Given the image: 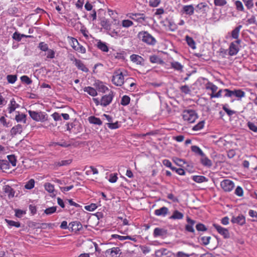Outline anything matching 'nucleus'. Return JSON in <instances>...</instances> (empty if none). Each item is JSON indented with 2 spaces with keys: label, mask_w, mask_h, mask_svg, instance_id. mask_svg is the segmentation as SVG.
Segmentation results:
<instances>
[{
  "label": "nucleus",
  "mask_w": 257,
  "mask_h": 257,
  "mask_svg": "<svg viewBox=\"0 0 257 257\" xmlns=\"http://www.w3.org/2000/svg\"><path fill=\"white\" fill-rule=\"evenodd\" d=\"M100 25L104 29L106 30L107 34L114 39H117L123 36L119 29H113L112 27V25L118 26L120 25L119 21L117 19H113L112 21H110L108 19H104L101 20Z\"/></svg>",
  "instance_id": "f257e3e1"
},
{
  "label": "nucleus",
  "mask_w": 257,
  "mask_h": 257,
  "mask_svg": "<svg viewBox=\"0 0 257 257\" xmlns=\"http://www.w3.org/2000/svg\"><path fill=\"white\" fill-rule=\"evenodd\" d=\"M127 75V72L123 69L114 71L112 77V83L117 86H122L124 82V77Z\"/></svg>",
  "instance_id": "f03ea898"
},
{
  "label": "nucleus",
  "mask_w": 257,
  "mask_h": 257,
  "mask_svg": "<svg viewBox=\"0 0 257 257\" xmlns=\"http://www.w3.org/2000/svg\"><path fill=\"white\" fill-rule=\"evenodd\" d=\"M138 37L142 42L149 45H154L156 43L155 38L147 31L139 32Z\"/></svg>",
  "instance_id": "7ed1b4c3"
},
{
  "label": "nucleus",
  "mask_w": 257,
  "mask_h": 257,
  "mask_svg": "<svg viewBox=\"0 0 257 257\" xmlns=\"http://www.w3.org/2000/svg\"><path fill=\"white\" fill-rule=\"evenodd\" d=\"M28 113L32 119L36 121L44 122L48 120V116L45 112L29 110Z\"/></svg>",
  "instance_id": "20e7f679"
},
{
  "label": "nucleus",
  "mask_w": 257,
  "mask_h": 257,
  "mask_svg": "<svg viewBox=\"0 0 257 257\" xmlns=\"http://www.w3.org/2000/svg\"><path fill=\"white\" fill-rule=\"evenodd\" d=\"M182 117L184 120L188 123H193L198 118L196 112L192 109L184 110L182 112Z\"/></svg>",
  "instance_id": "39448f33"
},
{
  "label": "nucleus",
  "mask_w": 257,
  "mask_h": 257,
  "mask_svg": "<svg viewBox=\"0 0 257 257\" xmlns=\"http://www.w3.org/2000/svg\"><path fill=\"white\" fill-rule=\"evenodd\" d=\"M241 42V40H237L230 43L228 48V54L230 56H234L237 54L239 50L238 45Z\"/></svg>",
  "instance_id": "423d86ee"
},
{
  "label": "nucleus",
  "mask_w": 257,
  "mask_h": 257,
  "mask_svg": "<svg viewBox=\"0 0 257 257\" xmlns=\"http://www.w3.org/2000/svg\"><path fill=\"white\" fill-rule=\"evenodd\" d=\"M220 186L225 192H230L234 187V182L228 179L223 180L221 182Z\"/></svg>",
  "instance_id": "0eeeda50"
},
{
  "label": "nucleus",
  "mask_w": 257,
  "mask_h": 257,
  "mask_svg": "<svg viewBox=\"0 0 257 257\" xmlns=\"http://www.w3.org/2000/svg\"><path fill=\"white\" fill-rule=\"evenodd\" d=\"M114 97L113 92L110 91L108 94L103 95L101 98V105L104 107L110 104Z\"/></svg>",
  "instance_id": "6e6552de"
},
{
  "label": "nucleus",
  "mask_w": 257,
  "mask_h": 257,
  "mask_svg": "<svg viewBox=\"0 0 257 257\" xmlns=\"http://www.w3.org/2000/svg\"><path fill=\"white\" fill-rule=\"evenodd\" d=\"M213 227L216 229L217 232L222 235L225 238H228L230 237V234L228 230L226 228H223L220 225L214 223Z\"/></svg>",
  "instance_id": "1a4fd4ad"
},
{
  "label": "nucleus",
  "mask_w": 257,
  "mask_h": 257,
  "mask_svg": "<svg viewBox=\"0 0 257 257\" xmlns=\"http://www.w3.org/2000/svg\"><path fill=\"white\" fill-rule=\"evenodd\" d=\"M126 16L130 19L139 23H142L145 19L144 14L140 13H130Z\"/></svg>",
  "instance_id": "9d476101"
},
{
  "label": "nucleus",
  "mask_w": 257,
  "mask_h": 257,
  "mask_svg": "<svg viewBox=\"0 0 257 257\" xmlns=\"http://www.w3.org/2000/svg\"><path fill=\"white\" fill-rule=\"evenodd\" d=\"M94 85L96 89L100 92L105 93L109 90L108 88L101 81H96Z\"/></svg>",
  "instance_id": "9b49d317"
},
{
  "label": "nucleus",
  "mask_w": 257,
  "mask_h": 257,
  "mask_svg": "<svg viewBox=\"0 0 257 257\" xmlns=\"http://www.w3.org/2000/svg\"><path fill=\"white\" fill-rule=\"evenodd\" d=\"M72 162V160H62L60 161L55 162L51 166L53 167V169H57L59 167L61 166H67L70 164Z\"/></svg>",
  "instance_id": "f8f14e48"
},
{
  "label": "nucleus",
  "mask_w": 257,
  "mask_h": 257,
  "mask_svg": "<svg viewBox=\"0 0 257 257\" xmlns=\"http://www.w3.org/2000/svg\"><path fill=\"white\" fill-rule=\"evenodd\" d=\"M96 46L98 49L103 52H108L109 51L108 47L106 43L102 42L100 40H97Z\"/></svg>",
  "instance_id": "ddd939ff"
},
{
  "label": "nucleus",
  "mask_w": 257,
  "mask_h": 257,
  "mask_svg": "<svg viewBox=\"0 0 257 257\" xmlns=\"http://www.w3.org/2000/svg\"><path fill=\"white\" fill-rule=\"evenodd\" d=\"M187 224L185 225V229L188 232L194 233L195 229L193 228V225L195 223V221L191 219L189 217H187Z\"/></svg>",
  "instance_id": "4468645a"
},
{
  "label": "nucleus",
  "mask_w": 257,
  "mask_h": 257,
  "mask_svg": "<svg viewBox=\"0 0 257 257\" xmlns=\"http://www.w3.org/2000/svg\"><path fill=\"white\" fill-rule=\"evenodd\" d=\"M231 221L233 223H237L240 225H242L245 223V219L243 215H240L237 217L233 216Z\"/></svg>",
  "instance_id": "2eb2a0df"
},
{
  "label": "nucleus",
  "mask_w": 257,
  "mask_h": 257,
  "mask_svg": "<svg viewBox=\"0 0 257 257\" xmlns=\"http://www.w3.org/2000/svg\"><path fill=\"white\" fill-rule=\"evenodd\" d=\"M23 130V126L21 124H18L13 126L10 131L12 136H16L18 134H21Z\"/></svg>",
  "instance_id": "dca6fc26"
},
{
  "label": "nucleus",
  "mask_w": 257,
  "mask_h": 257,
  "mask_svg": "<svg viewBox=\"0 0 257 257\" xmlns=\"http://www.w3.org/2000/svg\"><path fill=\"white\" fill-rule=\"evenodd\" d=\"M70 227L72 228L73 230L75 231H80L82 228V225L79 222L77 221H72L70 222L69 224Z\"/></svg>",
  "instance_id": "f3484780"
},
{
  "label": "nucleus",
  "mask_w": 257,
  "mask_h": 257,
  "mask_svg": "<svg viewBox=\"0 0 257 257\" xmlns=\"http://www.w3.org/2000/svg\"><path fill=\"white\" fill-rule=\"evenodd\" d=\"M200 162L203 166L208 168H210L212 165V161L205 154L201 156Z\"/></svg>",
  "instance_id": "a211bd4d"
},
{
  "label": "nucleus",
  "mask_w": 257,
  "mask_h": 257,
  "mask_svg": "<svg viewBox=\"0 0 257 257\" xmlns=\"http://www.w3.org/2000/svg\"><path fill=\"white\" fill-rule=\"evenodd\" d=\"M131 60L133 62L138 65H141L143 62V58L136 54H133L130 56Z\"/></svg>",
  "instance_id": "6ab92c4d"
},
{
  "label": "nucleus",
  "mask_w": 257,
  "mask_h": 257,
  "mask_svg": "<svg viewBox=\"0 0 257 257\" xmlns=\"http://www.w3.org/2000/svg\"><path fill=\"white\" fill-rule=\"evenodd\" d=\"M182 12L186 15L191 16L194 14V8L192 5H186L183 7Z\"/></svg>",
  "instance_id": "aec40b11"
},
{
  "label": "nucleus",
  "mask_w": 257,
  "mask_h": 257,
  "mask_svg": "<svg viewBox=\"0 0 257 257\" xmlns=\"http://www.w3.org/2000/svg\"><path fill=\"white\" fill-rule=\"evenodd\" d=\"M4 191L6 193L9 198H12L15 196V191L9 185H5L3 188Z\"/></svg>",
  "instance_id": "412c9836"
},
{
  "label": "nucleus",
  "mask_w": 257,
  "mask_h": 257,
  "mask_svg": "<svg viewBox=\"0 0 257 257\" xmlns=\"http://www.w3.org/2000/svg\"><path fill=\"white\" fill-rule=\"evenodd\" d=\"M19 105L17 103L14 98H12L10 100V104L9 105L8 110L10 113H12L17 108L19 107Z\"/></svg>",
  "instance_id": "4be33fe9"
},
{
  "label": "nucleus",
  "mask_w": 257,
  "mask_h": 257,
  "mask_svg": "<svg viewBox=\"0 0 257 257\" xmlns=\"http://www.w3.org/2000/svg\"><path fill=\"white\" fill-rule=\"evenodd\" d=\"M120 249L116 247L107 249L106 252L109 253L111 257H117V255L120 253Z\"/></svg>",
  "instance_id": "5701e85b"
},
{
  "label": "nucleus",
  "mask_w": 257,
  "mask_h": 257,
  "mask_svg": "<svg viewBox=\"0 0 257 257\" xmlns=\"http://www.w3.org/2000/svg\"><path fill=\"white\" fill-rule=\"evenodd\" d=\"M242 28L241 25H238L236 28H235L232 31H231V37L233 39L237 40L238 39L239 37V34L240 32V30Z\"/></svg>",
  "instance_id": "b1692460"
},
{
  "label": "nucleus",
  "mask_w": 257,
  "mask_h": 257,
  "mask_svg": "<svg viewBox=\"0 0 257 257\" xmlns=\"http://www.w3.org/2000/svg\"><path fill=\"white\" fill-rule=\"evenodd\" d=\"M84 92H87L88 94L92 96H96L97 95V92L96 90L93 87L90 86L85 87L83 88Z\"/></svg>",
  "instance_id": "393cba45"
},
{
  "label": "nucleus",
  "mask_w": 257,
  "mask_h": 257,
  "mask_svg": "<svg viewBox=\"0 0 257 257\" xmlns=\"http://www.w3.org/2000/svg\"><path fill=\"white\" fill-rule=\"evenodd\" d=\"M192 179L195 182L201 183L208 181V179L203 176L194 175L192 176Z\"/></svg>",
  "instance_id": "a878e982"
},
{
  "label": "nucleus",
  "mask_w": 257,
  "mask_h": 257,
  "mask_svg": "<svg viewBox=\"0 0 257 257\" xmlns=\"http://www.w3.org/2000/svg\"><path fill=\"white\" fill-rule=\"evenodd\" d=\"M88 120L90 123L100 125L102 124V121L99 118L94 116H90L88 117Z\"/></svg>",
  "instance_id": "bb28decb"
},
{
  "label": "nucleus",
  "mask_w": 257,
  "mask_h": 257,
  "mask_svg": "<svg viewBox=\"0 0 257 257\" xmlns=\"http://www.w3.org/2000/svg\"><path fill=\"white\" fill-rule=\"evenodd\" d=\"M171 67L175 70L182 72L183 71V66L178 62L173 61L171 62Z\"/></svg>",
  "instance_id": "cd10ccee"
},
{
  "label": "nucleus",
  "mask_w": 257,
  "mask_h": 257,
  "mask_svg": "<svg viewBox=\"0 0 257 257\" xmlns=\"http://www.w3.org/2000/svg\"><path fill=\"white\" fill-rule=\"evenodd\" d=\"M76 67L83 72H87L89 70L82 61L79 60L75 64Z\"/></svg>",
  "instance_id": "c85d7f7f"
},
{
  "label": "nucleus",
  "mask_w": 257,
  "mask_h": 257,
  "mask_svg": "<svg viewBox=\"0 0 257 257\" xmlns=\"http://www.w3.org/2000/svg\"><path fill=\"white\" fill-rule=\"evenodd\" d=\"M232 96H235L240 99L245 96V92L241 89H234L232 90Z\"/></svg>",
  "instance_id": "c756f323"
},
{
  "label": "nucleus",
  "mask_w": 257,
  "mask_h": 257,
  "mask_svg": "<svg viewBox=\"0 0 257 257\" xmlns=\"http://www.w3.org/2000/svg\"><path fill=\"white\" fill-rule=\"evenodd\" d=\"M184 214L178 210H175L173 214L169 218L171 219H181L183 218Z\"/></svg>",
  "instance_id": "7c9ffc66"
},
{
  "label": "nucleus",
  "mask_w": 257,
  "mask_h": 257,
  "mask_svg": "<svg viewBox=\"0 0 257 257\" xmlns=\"http://www.w3.org/2000/svg\"><path fill=\"white\" fill-rule=\"evenodd\" d=\"M205 88L206 89L211 90L212 91L211 94H215V92L218 89V87L210 82L206 83Z\"/></svg>",
  "instance_id": "2f4dec72"
},
{
  "label": "nucleus",
  "mask_w": 257,
  "mask_h": 257,
  "mask_svg": "<svg viewBox=\"0 0 257 257\" xmlns=\"http://www.w3.org/2000/svg\"><path fill=\"white\" fill-rule=\"evenodd\" d=\"M68 39L70 40L69 43L71 46L73 48L74 50H75V49L79 44V43L78 42L77 40L71 37H68Z\"/></svg>",
  "instance_id": "473e14b6"
},
{
  "label": "nucleus",
  "mask_w": 257,
  "mask_h": 257,
  "mask_svg": "<svg viewBox=\"0 0 257 257\" xmlns=\"http://www.w3.org/2000/svg\"><path fill=\"white\" fill-rule=\"evenodd\" d=\"M5 221L7 223L9 228H11L13 226L19 228L21 226V224L19 222H16L8 219H5Z\"/></svg>",
  "instance_id": "72a5a7b5"
},
{
  "label": "nucleus",
  "mask_w": 257,
  "mask_h": 257,
  "mask_svg": "<svg viewBox=\"0 0 257 257\" xmlns=\"http://www.w3.org/2000/svg\"><path fill=\"white\" fill-rule=\"evenodd\" d=\"M15 119L18 122H23L24 123H26V115L25 114H20L16 115Z\"/></svg>",
  "instance_id": "f704fd0d"
},
{
  "label": "nucleus",
  "mask_w": 257,
  "mask_h": 257,
  "mask_svg": "<svg viewBox=\"0 0 257 257\" xmlns=\"http://www.w3.org/2000/svg\"><path fill=\"white\" fill-rule=\"evenodd\" d=\"M121 26L124 28H128L134 25V23L128 19L123 20L121 22Z\"/></svg>",
  "instance_id": "c9c22d12"
},
{
  "label": "nucleus",
  "mask_w": 257,
  "mask_h": 257,
  "mask_svg": "<svg viewBox=\"0 0 257 257\" xmlns=\"http://www.w3.org/2000/svg\"><path fill=\"white\" fill-rule=\"evenodd\" d=\"M10 168L9 164L8 161L4 160H0V169L3 170H6Z\"/></svg>",
  "instance_id": "e433bc0d"
},
{
  "label": "nucleus",
  "mask_w": 257,
  "mask_h": 257,
  "mask_svg": "<svg viewBox=\"0 0 257 257\" xmlns=\"http://www.w3.org/2000/svg\"><path fill=\"white\" fill-rule=\"evenodd\" d=\"M186 40L188 45L192 49L196 48L195 42L194 40L188 36H186Z\"/></svg>",
  "instance_id": "4c0bfd02"
},
{
  "label": "nucleus",
  "mask_w": 257,
  "mask_h": 257,
  "mask_svg": "<svg viewBox=\"0 0 257 257\" xmlns=\"http://www.w3.org/2000/svg\"><path fill=\"white\" fill-rule=\"evenodd\" d=\"M35 180L33 179H31L26 183L25 188L28 190L32 189L35 186Z\"/></svg>",
  "instance_id": "58836bf2"
},
{
  "label": "nucleus",
  "mask_w": 257,
  "mask_h": 257,
  "mask_svg": "<svg viewBox=\"0 0 257 257\" xmlns=\"http://www.w3.org/2000/svg\"><path fill=\"white\" fill-rule=\"evenodd\" d=\"M44 187L45 190L50 193H53L54 191V186L50 183H45Z\"/></svg>",
  "instance_id": "ea45409f"
},
{
  "label": "nucleus",
  "mask_w": 257,
  "mask_h": 257,
  "mask_svg": "<svg viewBox=\"0 0 257 257\" xmlns=\"http://www.w3.org/2000/svg\"><path fill=\"white\" fill-rule=\"evenodd\" d=\"M7 79L9 83L14 84L17 80V76L16 75H8Z\"/></svg>",
  "instance_id": "a19ab883"
},
{
  "label": "nucleus",
  "mask_w": 257,
  "mask_h": 257,
  "mask_svg": "<svg viewBox=\"0 0 257 257\" xmlns=\"http://www.w3.org/2000/svg\"><path fill=\"white\" fill-rule=\"evenodd\" d=\"M191 150L192 152L200 155L201 157L204 154L202 151L197 146H192L191 147Z\"/></svg>",
  "instance_id": "79ce46f5"
},
{
  "label": "nucleus",
  "mask_w": 257,
  "mask_h": 257,
  "mask_svg": "<svg viewBox=\"0 0 257 257\" xmlns=\"http://www.w3.org/2000/svg\"><path fill=\"white\" fill-rule=\"evenodd\" d=\"M57 210V207L56 206H52L49 207L48 208H46L44 210V213L47 215H51L52 214H53L54 213L56 212Z\"/></svg>",
  "instance_id": "37998d69"
},
{
  "label": "nucleus",
  "mask_w": 257,
  "mask_h": 257,
  "mask_svg": "<svg viewBox=\"0 0 257 257\" xmlns=\"http://www.w3.org/2000/svg\"><path fill=\"white\" fill-rule=\"evenodd\" d=\"M7 158L9 160V163H11L12 166L15 167L16 166L17 160L14 155H8Z\"/></svg>",
  "instance_id": "c03bdc74"
},
{
  "label": "nucleus",
  "mask_w": 257,
  "mask_h": 257,
  "mask_svg": "<svg viewBox=\"0 0 257 257\" xmlns=\"http://www.w3.org/2000/svg\"><path fill=\"white\" fill-rule=\"evenodd\" d=\"M130 102V98L127 95H124L122 96L121 100V104L122 105L125 106L128 105Z\"/></svg>",
  "instance_id": "a18cd8bd"
},
{
  "label": "nucleus",
  "mask_w": 257,
  "mask_h": 257,
  "mask_svg": "<svg viewBox=\"0 0 257 257\" xmlns=\"http://www.w3.org/2000/svg\"><path fill=\"white\" fill-rule=\"evenodd\" d=\"M204 125V121L202 120L198 122L197 124L194 125L192 130L194 131H197L201 130Z\"/></svg>",
  "instance_id": "49530a36"
},
{
  "label": "nucleus",
  "mask_w": 257,
  "mask_h": 257,
  "mask_svg": "<svg viewBox=\"0 0 257 257\" xmlns=\"http://www.w3.org/2000/svg\"><path fill=\"white\" fill-rule=\"evenodd\" d=\"M38 48L42 51L46 52L49 49V47L47 44L45 42H40L39 44Z\"/></svg>",
  "instance_id": "de8ad7c7"
},
{
  "label": "nucleus",
  "mask_w": 257,
  "mask_h": 257,
  "mask_svg": "<svg viewBox=\"0 0 257 257\" xmlns=\"http://www.w3.org/2000/svg\"><path fill=\"white\" fill-rule=\"evenodd\" d=\"M247 126H248V128H249V130H250L251 131H252L254 132H257V124L256 123H253V122H252L250 121H248L247 122Z\"/></svg>",
  "instance_id": "09e8293b"
},
{
  "label": "nucleus",
  "mask_w": 257,
  "mask_h": 257,
  "mask_svg": "<svg viewBox=\"0 0 257 257\" xmlns=\"http://www.w3.org/2000/svg\"><path fill=\"white\" fill-rule=\"evenodd\" d=\"M227 104H224L222 106V109L226 112L227 115L229 116L235 113V111L230 110L227 108Z\"/></svg>",
  "instance_id": "8fccbe9b"
},
{
  "label": "nucleus",
  "mask_w": 257,
  "mask_h": 257,
  "mask_svg": "<svg viewBox=\"0 0 257 257\" xmlns=\"http://www.w3.org/2000/svg\"><path fill=\"white\" fill-rule=\"evenodd\" d=\"M117 179H118V178H117V174H116V173H111L109 176L108 181L110 183H115L117 181Z\"/></svg>",
  "instance_id": "3c124183"
},
{
  "label": "nucleus",
  "mask_w": 257,
  "mask_h": 257,
  "mask_svg": "<svg viewBox=\"0 0 257 257\" xmlns=\"http://www.w3.org/2000/svg\"><path fill=\"white\" fill-rule=\"evenodd\" d=\"M210 239H211V237L209 236H202L200 238L201 241L205 245H206L209 244Z\"/></svg>",
  "instance_id": "603ef678"
},
{
  "label": "nucleus",
  "mask_w": 257,
  "mask_h": 257,
  "mask_svg": "<svg viewBox=\"0 0 257 257\" xmlns=\"http://www.w3.org/2000/svg\"><path fill=\"white\" fill-rule=\"evenodd\" d=\"M235 6L237 11H244L243 6L242 3L239 1H236L235 2Z\"/></svg>",
  "instance_id": "864d4df0"
},
{
  "label": "nucleus",
  "mask_w": 257,
  "mask_h": 257,
  "mask_svg": "<svg viewBox=\"0 0 257 257\" xmlns=\"http://www.w3.org/2000/svg\"><path fill=\"white\" fill-rule=\"evenodd\" d=\"M46 52H47L46 54L47 58L53 59L55 58V52L53 50L49 49Z\"/></svg>",
  "instance_id": "5fc2aeb1"
},
{
  "label": "nucleus",
  "mask_w": 257,
  "mask_h": 257,
  "mask_svg": "<svg viewBox=\"0 0 257 257\" xmlns=\"http://www.w3.org/2000/svg\"><path fill=\"white\" fill-rule=\"evenodd\" d=\"M196 228L198 231H205L207 230L206 227L202 223H198L196 225Z\"/></svg>",
  "instance_id": "6e6d98bb"
},
{
  "label": "nucleus",
  "mask_w": 257,
  "mask_h": 257,
  "mask_svg": "<svg viewBox=\"0 0 257 257\" xmlns=\"http://www.w3.org/2000/svg\"><path fill=\"white\" fill-rule=\"evenodd\" d=\"M97 206L95 204L92 203L90 205L85 206L84 208L87 211H93L97 208Z\"/></svg>",
  "instance_id": "4d7b16f0"
},
{
  "label": "nucleus",
  "mask_w": 257,
  "mask_h": 257,
  "mask_svg": "<svg viewBox=\"0 0 257 257\" xmlns=\"http://www.w3.org/2000/svg\"><path fill=\"white\" fill-rule=\"evenodd\" d=\"M235 194L238 196L241 197L243 194V191L240 186H237L235 190Z\"/></svg>",
  "instance_id": "13d9d810"
},
{
  "label": "nucleus",
  "mask_w": 257,
  "mask_h": 257,
  "mask_svg": "<svg viewBox=\"0 0 257 257\" xmlns=\"http://www.w3.org/2000/svg\"><path fill=\"white\" fill-rule=\"evenodd\" d=\"M214 4L216 6H223L227 4L226 0H214Z\"/></svg>",
  "instance_id": "bf43d9fd"
},
{
  "label": "nucleus",
  "mask_w": 257,
  "mask_h": 257,
  "mask_svg": "<svg viewBox=\"0 0 257 257\" xmlns=\"http://www.w3.org/2000/svg\"><path fill=\"white\" fill-rule=\"evenodd\" d=\"M21 80L22 82L25 83L27 84H30L32 82L31 79L26 75L21 76Z\"/></svg>",
  "instance_id": "052dcab7"
},
{
  "label": "nucleus",
  "mask_w": 257,
  "mask_h": 257,
  "mask_svg": "<svg viewBox=\"0 0 257 257\" xmlns=\"http://www.w3.org/2000/svg\"><path fill=\"white\" fill-rule=\"evenodd\" d=\"M207 7V5L205 3H200L196 6V8L197 9H198L199 10L202 11H205Z\"/></svg>",
  "instance_id": "680f3d73"
},
{
  "label": "nucleus",
  "mask_w": 257,
  "mask_h": 257,
  "mask_svg": "<svg viewBox=\"0 0 257 257\" xmlns=\"http://www.w3.org/2000/svg\"><path fill=\"white\" fill-rule=\"evenodd\" d=\"M108 128L111 130L116 129L119 127L118 122L116 121L114 123L109 122L106 124Z\"/></svg>",
  "instance_id": "e2e57ef3"
},
{
  "label": "nucleus",
  "mask_w": 257,
  "mask_h": 257,
  "mask_svg": "<svg viewBox=\"0 0 257 257\" xmlns=\"http://www.w3.org/2000/svg\"><path fill=\"white\" fill-rule=\"evenodd\" d=\"M76 51H77L79 53H80L81 54H84L86 53V49L82 45H80V44L77 46V47L75 50Z\"/></svg>",
  "instance_id": "0e129e2a"
},
{
  "label": "nucleus",
  "mask_w": 257,
  "mask_h": 257,
  "mask_svg": "<svg viewBox=\"0 0 257 257\" xmlns=\"http://www.w3.org/2000/svg\"><path fill=\"white\" fill-rule=\"evenodd\" d=\"M75 126V124L73 123H68L67 124V130L69 131L70 133L76 134L77 132L75 131L74 130H73V127Z\"/></svg>",
  "instance_id": "69168bd1"
},
{
  "label": "nucleus",
  "mask_w": 257,
  "mask_h": 257,
  "mask_svg": "<svg viewBox=\"0 0 257 257\" xmlns=\"http://www.w3.org/2000/svg\"><path fill=\"white\" fill-rule=\"evenodd\" d=\"M150 61L153 63L161 62L160 58L156 55L151 56L150 57Z\"/></svg>",
  "instance_id": "338daca9"
},
{
  "label": "nucleus",
  "mask_w": 257,
  "mask_h": 257,
  "mask_svg": "<svg viewBox=\"0 0 257 257\" xmlns=\"http://www.w3.org/2000/svg\"><path fill=\"white\" fill-rule=\"evenodd\" d=\"M245 6L247 9H250L253 6V3L252 0H243Z\"/></svg>",
  "instance_id": "774afa93"
}]
</instances>
